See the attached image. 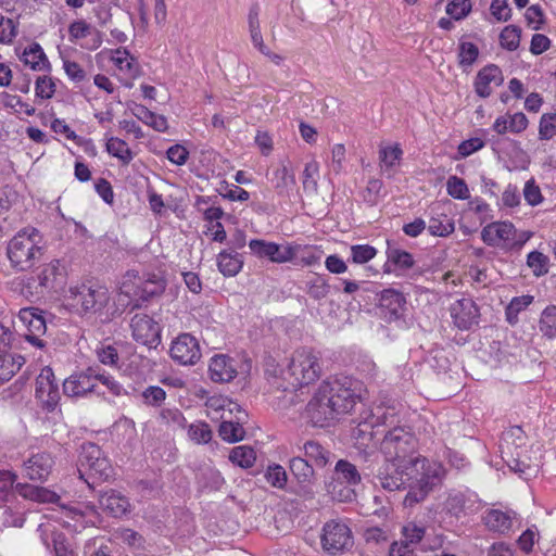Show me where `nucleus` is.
I'll return each instance as SVG.
<instances>
[{
  "instance_id": "10",
  "label": "nucleus",
  "mask_w": 556,
  "mask_h": 556,
  "mask_svg": "<svg viewBox=\"0 0 556 556\" xmlns=\"http://www.w3.org/2000/svg\"><path fill=\"white\" fill-rule=\"evenodd\" d=\"M70 299L76 306H80L86 313L99 312L110 301V292L106 287L100 285L75 286L70 288Z\"/></svg>"
},
{
  "instance_id": "46",
  "label": "nucleus",
  "mask_w": 556,
  "mask_h": 556,
  "mask_svg": "<svg viewBox=\"0 0 556 556\" xmlns=\"http://www.w3.org/2000/svg\"><path fill=\"white\" fill-rule=\"evenodd\" d=\"M106 151L117 157L124 165L131 162L134 155L127 143L118 138L110 137L106 142Z\"/></svg>"
},
{
  "instance_id": "4",
  "label": "nucleus",
  "mask_w": 556,
  "mask_h": 556,
  "mask_svg": "<svg viewBox=\"0 0 556 556\" xmlns=\"http://www.w3.org/2000/svg\"><path fill=\"white\" fill-rule=\"evenodd\" d=\"M43 255L42 236L36 228L20 230L8 244V257L17 270L30 269Z\"/></svg>"
},
{
  "instance_id": "13",
  "label": "nucleus",
  "mask_w": 556,
  "mask_h": 556,
  "mask_svg": "<svg viewBox=\"0 0 556 556\" xmlns=\"http://www.w3.org/2000/svg\"><path fill=\"white\" fill-rule=\"evenodd\" d=\"M327 397V393L323 392V384H320L306 405L307 417L314 426L324 427L339 416V413Z\"/></svg>"
},
{
  "instance_id": "20",
  "label": "nucleus",
  "mask_w": 556,
  "mask_h": 556,
  "mask_svg": "<svg viewBox=\"0 0 556 556\" xmlns=\"http://www.w3.org/2000/svg\"><path fill=\"white\" fill-rule=\"evenodd\" d=\"M170 356L181 365L195 364L201 357L197 339L189 333L178 336L172 343Z\"/></svg>"
},
{
  "instance_id": "12",
  "label": "nucleus",
  "mask_w": 556,
  "mask_h": 556,
  "mask_svg": "<svg viewBox=\"0 0 556 556\" xmlns=\"http://www.w3.org/2000/svg\"><path fill=\"white\" fill-rule=\"evenodd\" d=\"M134 340L148 348H156L161 342L159 324L146 313H137L130 319Z\"/></svg>"
},
{
  "instance_id": "26",
  "label": "nucleus",
  "mask_w": 556,
  "mask_h": 556,
  "mask_svg": "<svg viewBox=\"0 0 556 556\" xmlns=\"http://www.w3.org/2000/svg\"><path fill=\"white\" fill-rule=\"evenodd\" d=\"M207 415L212 419H223L233 414H242L238 403L229 400L226 396L214 395L207 399L205 403Z\"/></svg>"
},
{
  "instance_id": "22",
  "label": "nucleus",
  "mask_w": 556,
  "mask_h": 556,
  "mask_svg": "<svg viewBox=\"0 0 556 556\" xmlns=\"http://www.w3.org/2000/svg\"><path fill=\"white\" fill-rule=\"evenodd\" d=\"M238 362L227 355H215L208 366L212 380L216 382H229L238 374Z\"/></svg>"
},
{
  "instance_id": "15",
  "label": "nucleus",
  "mask_w": 556,
  "mask_h": 556,
  "mask_svg": "<svg viewBox=\"0 0 556 556\" xmlns=\"http://www.w3.org/2000/svg\"><path fill=\"white\" fill-rule=\"evenodd\" d=\"M534 456L528 455V450L517 451H505V456H503V460L508 466V468L519 473L525 479L534 476L540 467H541V456L539 455L540 450L532 451Z\"/></svg>"
},
{
  "instance_id": "29",
  "label": "nucleus",
  "mask_w": 556,
  "mask_h": 556,
  "mask_svg": "<svg viewBox=\"0 0 556 556\" xmlns=\"http://www.w3.org/2000/svg\"><path fill=\"white\" fill-rule=\"evenodd\" d=\"M528 126V118L523 113L506 114L495 119L493 130L498 135L510 132H521Z\"/></svg>"
},
{
  "instance_id": "56",
  "label": "nucleus",
  "mask_w": 556,
  "mask_h": 556,
  "mask_svg": "<svg viewBox=\"0 0 556 556\" xmlns=\"http://www.w3.org/2000/svg\"><path fill=\"white\" fill-rule=\"evenodd\" d=\"M479 55L478 47L472 42H460L458 49L459 65L471 66Z\"/></svg>"
},
{
  "instance_id": "11",
  "label": "nucleus",
  "mask_w": 556,
  "mask_h": 556,
  "mask_svg": "<svg viewBox=\"0 0 556 556\" xmlns=\"http://www.w3.org/2000/svg\"><path fill=\"white\" fill-rule=\"evenodd\" d=\"M79 462L80 468L78 471L80 478L84 477L83 468L100 480H106L113 475V468L110 460L94 443L88 442L83 445Z\"/></svg>"
},
{
  "instance_id": "50",
  "label": "nucleus",
  "mask_w": 556,
  "mask_h": 556,
  "mask_svg": "<svg viewBox=\"0 0 556 556\" xmlns=\"http://www.w3.org/2000/svg\"><path fill=\"white\" fill-rule=\"evenodd\" d=\"M428 230L432 236L446 237L454 232L455 226L452 218L446 215H440L430 218Z\"/></svg>"
},
{
  "instance_id": "44",
  "label": "nucleus",
  "mask_w": 556,
  "mask_h": 556,
  "mask_svg": "<svg viewBox=\"0 0 556 556\" xmlns=\"http://www.w3.org/2000/svg\"><path fill=\"white\" fill-rule=\"evenodd\" d=\"M404 304L403 295L392 289L383 290L380 295L379 305L388 309L391 317H397Z\"/></svg>"
},
{
  "instance_id": "41",
  "label": "nucleus",
  "mask_w": 556,
  "mask_h": 556,
  "mask_svg": "<svg viewBox=\"0 0 556 556\" xmlns=\"http://www.w3.org/2000/svg\"><path fill=\"white\" fill-rule=\"evenodd\" d=\"M112 61L117 68L124 72L129 78H136L139 75V65L126 49H116Z\"/></svg>"
},
{
  "instance_id": "60",
  "label": "nucleus",
  "mask_w": 556,
  "mask_h": 556,
  "mask_svg": "<svg viewBox=\"0 0 556 556\" xmlns=\"http://www.w3.org/2000/svg\"><path fill=\"white\" fill-rule=\"evenodd\" d=\"M142 402L149 406H161L166 399L164 389L157 386H150L141 392Z\"/></svg>"
},
{
  "instance_id": "32",
  "label": "nucleus",
  "mask_w": 556,
  "mask_h": 556,
  "mask_svg": "<svg viewBox=\"0 0 556 556\" xmlns=\"http://www.w3.org/2000/svg\"><path fill=\"white\" fill-rule=\"evenodd\" d=\"M527 435L521 427L514 426L503 432L501 439V454L505 456V451H517L526 450Z\"/></svg>"
},
{
  "instance_id": "39",
  "label": "nucleus",
  "mask_w": 556,
  "mask_h": 556,
  "mask_svg": "<svg viewBox=\"0 0 556 556\" xmlns=\"http://www.w3.org/2000/svg\"><path fill=\"white\" fill-rule=\"evenodd\" d=\"M403 151L400 144H381L379 148V161L382 170L391 175L393 168L399 165Z\"/></svg>"
},
{
  "instance_id": "17",
  "label": "nucleus",
  "mask_w": 556,
  "mask_h": 556,
  "mask_svg": "<svg viewBox=\"0 0 556 556\" xmlns=\"http://www.w3.org/2000/svg\"><path fill=\"white\" fill-rule=\"evenodd\" d=\"M93 366L72 374L63 382V392L68 397H86L98 392L93 380Z\"/></svg>"
},
{
  "instance_id": "14",
  "label": "nucleus",
  "mask_w": 556,
  "mask_h": 556,
  "mask_svg": "<svg viewBox=\"0 0 556 556\" xmlns=\"http://www.w3.org/2000/svg\"><path fill=\"white\" fill-rule=\"evenodd\" d=\"M249 248L255 256L279 264L290 262L296 255V247L280 245L262 239L251 240Z\"/></svg>"
},
{
  "instance_id": "52",
  "label": "nucleus",
  "mask_w": 556,
  "mask_h": 556,
  "mask_svg": "<svg viewBox=\"0 0 556 556\" xmlns=\"http://www.w3.org/2000/svg\"><path fill=\"white\" fill-rule=\"evenodd\" d=\"M447 194L454 199L465 200L468 199L470 193L467 184L464 179L457 176H450L446 181Z\"/></svg>"
},
{
  "instance_id": "58",
  "label": "nucleus",
  "mask_w": 556,
  "mask_h": 556,
  "mask_svg": "<svg viewBox=\"0 0 556 556\" xmlns=\"http://www.w3.org/2000/svg\"><path fill=\"white\" fill-rule=\"evenodd\" d=\"M556 136V113L543 114L539 123V138L549 140Z\"/></svg>"
},
{
  "instance_id": "43",
  "label": "nucleus",
  "mask_w": 556,
  "mask_h": 556,
  "mask_svg": "<svg viewBox=\"0 0 556 556\" xmlns=\"http://www.w3.org/2000/svg\"><path fill=\"white\" fill-rule=\"evenodd\" d=\"M134 114L137 118L157 131H165L168 128L165 116L157 115L143 105H136Z\"/></svg>"
},
{
  "instance_id": "54",
  "label": "nucleus",
  "mask_w": 556,
  "mask_h": 556,
  "mask_svg": "<svg viewBox=\"0 0 556 556\" xmlns=\"http://www.w3.org/2000/svg\"><path fill=\"white\" fill-rule=\"evenodd\" d=\"M376 255V248L369 244H355L351 247V260L355 264H366Z\"/></svg>"
},
{
  "instance_id": "8",
  "label": "nucleus",
  "mask_w": 556,
  "mask_h": 556,
  "mask_svg": "<svg viewBox=\"0 0 556 556\" xmlns=\"http://www.w3.org/2000/svg\"><path fill=\"white\" fill-rule=\"evenodd\" d=\"M66 267L61 261L52 260L43 264L33 277L34 281H37L36 295L43 296L62 290L66 283Z\"/></svg>"
},
{
  "instance_id": "37",
  "label": "nucleus",
  "mask_w": 556,
  "mask_h": 556,
  "mask_svg": "<svg viewBox=\"0 0 556 556\" xmlns=\"http://www.w3.org/2000/svg\"><path fill=\"white\" fill-rule=\"evenodd\" d=\"M289 468L299 483H312L314 481L315 471L313 465L306 458L300 455L292 457Z\"/></svg>"
},
{
  "instance_id": "21",
  "label": "nucleus",
  "mask_w": 556,
  "mask_h": 556,
  "mask_svg": "<svg viewBox=\"0 0 556 556\" xmlns=\"http://www.w3.org/2000/svg\"><path fill=\"white\" fill-rule=\"evenodd\" d=\"M451 316L459 329H469L477 324L479 309L472 299L463 298L452 304Z\"/></svg>"
},
{
  "instance_id": "19",
  "label": "nucleus",
  "mask_w": 556,
  "mask_h": 556,
  "mask_svg": "<svg viewBox=\"0 0 556 556\" xmlns=\"http://www.w3.org/2000/svg\"><path fill=\"white\" fill-rule=\"evenodd\" d=\"M54 459L48 452L33 453L22 465L23 477L33 481H45L50 476Z\"/></svg>"
},
{
  "instance_id": "34",
  "label": "nucleus",
  "mask_w": 556,
  "mask_h": 556,
  "mask_svg": "<svg viewBox=\"0 0 556 556\" xmlns=\"http://www.w3.org/2000/svg\"><path fill=\"white\" fill-rule=\"evenodd\" d=\"M243 261L235 251H222L217 256L219 271L227 277L236 276L242 268Z\"/></svg>"
},
{
  "instance_id": "31",
  "label": "nucleus",
  "mask_w": 556,
  "mask_h": 556,
  "mask_svg": "<svg viewBox=\"0 0 556 556\" xmlns=\"http://www.w3.org/2000/svg\"><path fill=\"white\" fill-rule=\"evenodd\" d=\"M270 181L279 197H289L296 184L294 174L285 164L273 172Z\"/></svg>"
},
{
  "instance_id": "9",
  "label": "nucleus",
  "mask_w": 556,
  "mask_h": 556,
  "mask_svg": "<svg viewBox=\"0 0 556 556\" xmlns=\"http://www.w3.org/2000/svg\"><path fill=\"white\" fill-rule=\"evenodd\" d=\"M321 546L331 556L349 551L353 546L351 529L339 520L326 522L323 528Z\"/></svg>"
},
{
  "instance_id": "24",
  "label": "nucleus",
  "mask_w": 556,
  "mask_h": 556,
  "mask_svg": "<svg viewBox=\"0 0 556 556\" xmlns=\"http://www.w3.org/2000/svg\"><path fill=\"white\" fill-rule=\"evenodd\" d=\"M93 380L98 390L96 395L104 396L106 393H109L113 396H123L127 393L123 384L119 383V381H117L115 377L110 372L105 371L99 366H93Z\"/></svg>"
},
{
  "instance_id": "57",
  "label": "nucleus",
  "mask_w": 556,
  "mask_h": 556,
  "mask_svg": "<svg viewBox=\"0 0 556 556\" xmlns=\"http://www.w3.org/2000/svg\"><path fill=\"white\" fill-rule=\"evenodd\" d=\"M500 41L503 48L514 51L519 47L520 29L516 26H506L500 35Z\"/></svg>"
},
{
  "instance_id": "1",
  "label": "nucleus",
  "mask_w": 556,
  "mask_h": 556,
  "mask_svg": "<svg viewBox=\"0 0 556 556\" xmlns=\"http://www.w3.org/2000/svg\"><path fill=\"white\" fill-rule=\"evenodd\" d=\"M444 475L441 463L414 457L405 462L386 460L375 478L377 484L390 492L408 489L403 503L406 507H413L442 482Z\"/></svg>"
},
{
  "instance_id": "61",
  "label": "nucleus",
  "mask_w": 556,
  "mask_h": 556,
  "mask_svg": "<svg viewBox=\"0 0 556 556\" xmlns=\"http://www.w3.org/2000/svg\"><path fill=\"white\" fill-rule=\"evenodd\" d=\"M97 358L99 362L106 366H117L118 352L112 344H101L96 349Z\"/></svg>"
},
{
  "instance_id": "16",
  "label": "nucleus",
  "mask_w": 556,
  "mask_h": 556,
  "mask_svg": "<svg viewBox=\"0 0 556 556\" xmlns=\"http://www.w3.org/2000/svg\"><path fill=\"white\" fill-rule=\"evenodd\" d=\"M36 397L49 412L53 410L60 401L59 384L50 367L42 368L36 379Z\"/></svg>"
},
{
  "instance_id": "40",
  "label": "nucleus",
  "mask_w": 556,
  "mask_h": 556,
  "mask_svg": "<svg viewBox=\"0 0 556 556\" xmlns=\"http://www.w3.org/2000/svg\"><path fill=\"white\" fill-rule=\"evenodd\" d=\"M21 321L27 327L25 334H43L47 330L45 318L36 308H24L20 312Z\"/></svg>"
},
{
  "instance_id": "3",
  "label": "nucleus",
  "mask_w": 556,
  "mask_h": 556,
  "mask_svg": "<svg viewBox=\"0 0 556 556\" xmlns=\"http://www.w3.org/2000/svg\"><path fill=\"white\" fill-rule=\"evenodd\" d=\"M323 375V361L320 354L312 349L295 350L286 369L281 372L282 382L279 388L298 390L315 383Z\"/></svg>"
},
{
  "instance_id": "48",
  "label": "nucleus",
  "mask_w": 556,
  "mask_h": 556,
  "mask_svg": "<svg viewBox=\"0 0 556 556\" xmlns=\"http://www.w3.org/2000/svg\"><path fill=\"white\" fill-rule=\"evenodd\" d=\"M539 329L548 339L556 338V306L549 305L544 308L539 320Z\"/></svg>"
},
{
  "instance_id": "38",
  "label": "nucleus",
  "mask_w": 556,
  "mask_h": 556,
  "mask_svg": "<svg viewBox=\"0 0 556 556\" xmlns=\"http://www.w3.org/2000/svg\"><path fill=\"white\" fill-rule=\"evenodd\" d=\"M382 427L377 426V420L371 414L370 420L359 422L353 431V437L358 444L368 446L374 440L375 435L381 433Z\"/></svg>"
},
{
  "instance_id": "33",
  "label": "nucleus",
  "mask_w": 556,
  "mask_h": 556,
  "mask_svg": "<svg viewBox=\"0 0 556 556\" xmlns=\"http://www.w3.org/2000/svg\"><path fill=\"white\" fill-rule=\"evenodd\" d=\"M235 415H236V420H233L231 416H227V418L220 419L222 422H220L218 432H219L220 438L228 442L241 441V440H243L244 434H245V431L241 425V422L243 421L244 418H243V416H240V415H244V414L242 413V414H235Z\"/></svg>"
},
{
  "instance_id": "47",
  "label": "nucleus",
  "mask_w": 556,
  "mask_h": 556,
  "mask_svg": "<svg viewBox=\"0 0 556 556\" xmlns=\"http://www.w3.org/2000/svg\"><path fill=\"white\" fill-rule=\"evenodd\" d=\"M305 291L315 301H320L329 294L330 286L326 278L316 275L305 282Z\"/></svg>"
},
{
  "instance_id": "36",
  "label": "nucleus",
  "mask_w": 556,
  "mask_h": 556,
  "mask_svg": "<svg viewBox=\"0 0 556 556\" xmlns=\"http://www.w3.org/2000/svg\"><path fill=\"white\" fill-rule=\"evenodd\" d=\"M24 364V357L5 352H0V383L10 380Z\"/></svg>"
},
{
  "instance_id": "64",
  "label": "nucleus",
  "mask_w": 556,
  "mask_h": 556,
  "mask_svg": "<svg viewBox=\"0 0 556 556\" xmlns=\"http://www.w3.org/2000/svg\"><path fill=\"white\" fill-rule=\"evenodd\" d=\"M266 481L274 488L282 489L287 483V473L282 466H269L265 472Z\"/></svg>"
},
{
  "instance_id": "62",
  "label": "nucleus",
  "mask_w": 556,
  "mask_h": 556,
  "mask_svg": "<svg viewBox=\"0 0 556 556\" xmlns=\"http://www.w3.org/2000/svg\"><path fill=\"white\" fill-rule=\"evenodd\" d=\"M188 435L195 443H207L212 439V431L207 424L195 422L189 426Z\"/></svg>"
},
{
  "instance_id": "2",
  "label": "nucleus",
  "mask_w": 556,
  "mask_h": 556,
  "mask_svg": "<svg viewBox=\"0 0 556 556\" xmlns=\"http://www.w3.org/2000/svg\"><path fill=\"white\" fill-rule=\"evenodd\" d=\"M377 426L382 427L380 451L386 460L405 462L417 454V439L401 418L400 409L394 405L377 406L374 413Z\"/></svg>"
},
{
  "instance_id": "7",
  "label": "nucleus",
  "mask_w": 556,
  "mask_h": 556,
  "mask_svg": "<svg viewBox=\"0 0 556 556\" xmlns=\"http://www.w3.org/2000/svg\"><path fill=\"white\" fill-rule=\"evenodd\" d=\"M362 482V475L356 466L345 459L337 462L333 471V481L327 488L328 492L339 501H352L355 492L351 486H355Z\"/></svg>"
},
{
  "instance_id": "59",
  "label": "nucleus",
  "mask_w": 556,
  "mask_h": 556,
  "mask_svg": "<svg viewBox=\"0 0 556 556\" xmlns=\"http://www.w3.org/2000/svg\"><path fill=\"white\" fill-rule=\"evenodd\" d=\"M17 36V26L13 20L0 13V43L10 45Z\"/></svg>"
},
{
  "instance_id": "63",
  "label": "nucleus",
  "mask_w": 556,
  "mask_h": 556,
  "mask_svg": "<svg viewBox=\"0 0 556 556\" xmlns=\"http://www.w3.org/2000/svg\"><path fill=\"white\" fill-rule=\"evenodd\" d=\"M470 0H453L446 5V13L455 21L465 18L470 13Z\"/></svg>"
},
{
  "instance_id": "45",
  "label": "nucleus",
  "mask_w": 556,
  "mask_h": 556,
  "mask_svg": "<svg viewBox=\"0 0 556 556\" xmlns=\"http://www.w3.org/2000/svg\"><path fill=\"white\" fill-rule=\"evenodd\" d=\"M532 295H520L511 299L505 309L506 320L509 325L514 326L518 323V315L525 311L532 302Z\"/></svg>"
},
{
  "instance_id": "28",
  "label": "nucleus",
  "mask_w": 556,
  "mask_h": 556,
  "mask_svg": "<svg viewBox=\"0 0 556 556\" xmlns=\"http://www.w3.org/2000/svg\"><path fill=\"white\" fill-rule=\"evenodd\" d=\"M299 452H303L307 460H311L316 467H326L331 459V453L325 448L320 443L314 440H308L302 445H296Z\"/></svg>"
},
{
  "instance_id": "6",
  "label": "nucleus",
  "mask_w": 556,
  "mask_h": 556,
  "mask_svg": "<svg viewBox=\"0 0 556 556\" xmlns=\"http://www.w3.org/2000/svg\"><path fill=\"white\" fill-rule=\"evenodd\" d=\"M321 384L323 392L327 393L339 415L349 413L361 396V382L348 376L334 377Z\"/></svg>"
},
{
  "instance_id": "27",
  "label": "nucleus",
  "mask_w": 556,
  "mask_h": 556,
  "mask_svg": "<svg viewBox=\"0 0 556 556\" xmlns=\"http://www.w3.org/2000/svg\"><path fill=\"white\" fill-rule=\"evenodd\" d=\"M15 491L25 500L38 503H58L60 496L43 486H37L28 483H16Z\"/></svg>"
},
{
  "instance_id": "53",
  "label": "nucleus",
  "mask_w": 556,
  "mask_h": 556,
  "mask_svg": "<svg viewBox=\"0 0 556 556\" xmlns=\"http://www.w3.org/2000/svg\"><path fill=\"white\" fill-rule=\"evenodd\" d=\"M388 261L401 269H408L414 266L413 255L404 250L389 248L387 251Z\"/></svg>"
},
{
  "instance_id": "18",
  "label": "nucleus",
  "mask_w": 556,
  "mask_h": 556,
  "mask_svg": "<svg viewBox=\"0 0 556 556\" xmlns=\"http://www.w3.org/2000/svg\"><path fill=\"white\" fill-rule=\"evenodd\" d=\"M42 544L53 551L54 556H77L64 533L56 530L51 522L40 523L37 529Z\"/></svg>"
},
{
  "instance_id": "51",
  "label": "nucleus",
  "mask_w": 556,
  "mask_h": 556,
  "mask_svg": "<svg viewBox=\"0 0 556 556\" xmlns=\"http://www.w3.org/2000/svg\"><path fill=\"white\" fill-rule=\"evenodd\" d=\"M548 257L539 251H532L527 256V265L536 277L548 273Z\"/></svg>"
},
{
  "instance_id": "5",
  "label": "nucleus",
  "mask_w": 556,
  "mask_h": 556,
  "mask_svg": "<svg viewBox=\"0 0 556 556\" xmlns=\"http://www.w3.org/2000/svg\"><path fill=\"white\" fill-rule=\"evenodd\" d=\"M531 237V231L518 230L509 222L491 223L481 231L485 244L505 251H519Z\"/></svg>"
},
{
  "instance_id": "25",
  "label": "nucleus",
  "mask_w": 556,
  "mask_h": 556,
  "mask_svg": "<svg viewBox=\"0 0 556 556\" xmlns=\"http://www.w3.org/2000/svg\"><path fill=\"white\" fill-rule=\"evenodd\" d=\"M100 507L113 517H122L130 509L128 498L115 490H109L99 497Z\"/></svg>"
},
{
  "instance_id": "49",
  "label": "nucleus",
  "mask_w": 556,
  "mask_h": 556,
  "mask_svg": "<svg viewBox=\"0 0 556 556\" xmlns=\"http://www.w3.org/2000/svg\"><path fill=\"white\" fill-rule=\"evenodd\" d=\"M229 459L241 468H251L255 463L256 455L252 447L240 445L231 450Z\"/></svg>"
},
{
  "instance_id": "55",
  "label": "nucleus",
  "mask_w": 556,
  "mask_h": 556,
  "mask_svg": "<svg viewBox=\"0 0 556 556\" xmlns=\"http://www.w3.org/2000/svg\"><path fill=\"white\" fill-rule=\"evenodd\" d=\"M426 529L422 526H419L415 522H408L403 527L402 540L405 541V544L416 546L418 543L421 542L422 538L425 536Z\"/></svg>"
},
{
  "instance_id": "42",
  "label": "nucleus",
  "mask_w": 556,
  "mask_h": 556,
  "mask_svg": "<svg viewBox=\"0 0 556 556\" xmlns=\"http://www.w3.org/2000/svg\"><path fill=\"white\" fill-rule=\"evenodd\" d=\"M165 286V280L161 275L149 274L147 279L138 286V291H135V294L147 300L161 294L164 291Z\"/></svg>"
},
{
  "instance_id": "30",
  "label": "nucleus",
  "mask_w": 556,
  "mask_h": 556,
  "mask_svg": "<svg viewBox=\"0 0 556 556\" xmlns=\"http://www.w3.org/2000/svg\"><path fill=\"white\" fill-rule=\"evenodd\" d=\"M20 59L26 66H29L34 71H46L50 68L48 58L41 46L37 42L28 45Z\"/></svg>"
},
{
  "instance_id": "35",
  "label": "nucleus",
  "mask_w": 556,
  "mask_h": 556,
  "mask_svg": "<svg viewBox=\"0 0 556 556\" xmlns=\"http://www.w3.org/2000/svg\"><path fill=\"white\" fill-rule=\"evenodd\" d=\"M485 526L493 531L505 533L513 527V516L509 511L491 509L483 517Z\"/></svg>"
},
{
  "instance_id": "23",
  "label": "nucleus",
  "mask_w": 556,
  "mask_h": 556,
  "mask_svg": "<svg viewBox=\"0 0 556 556\" xmlns=\"http://www.w3.org/2000/svg\"><path fill=\"white\" fill-rule=\"evenodd\" d=\"M502 83V71L498 66L491 64L478 72L475 80V90L481 98H486L492 92L491 85L500 86Z\"/></svg>"
}]
</instances>
